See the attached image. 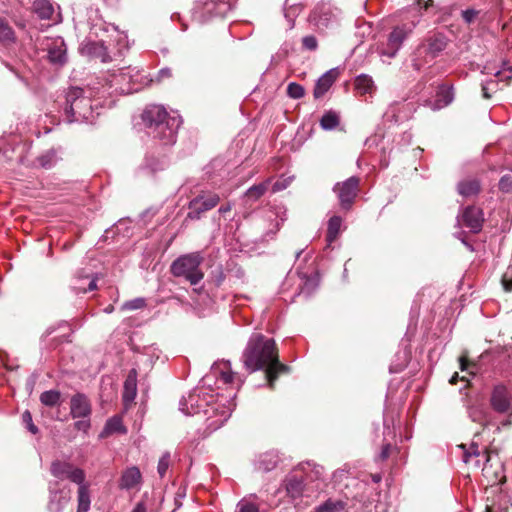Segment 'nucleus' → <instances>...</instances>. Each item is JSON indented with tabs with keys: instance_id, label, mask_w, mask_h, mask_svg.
Wrapping results in <instances>:
<instances>
[{
	"instance_id": "obj_11",
	"label": "nucleus",
	"mask_w": 512,
	"mask_h": 512,
	"mask_svg": "<svg viewBox=\"0 0 512 512\" xmlns=\"http://www.w3.org/2000/svg\"><path fill=\"white\" fill-rule=\"evenodd\" d=\"M414 27V22L395 27L389 35L387 47L383 49L382 54L390 58L394 57Z\"/></svg>"
},
{
	"instance_id": "obj_12",
	"label": "nucleus",
	"mask_w": 512,
	"mask_h": 512,
	"mask_svg": "<svg viewBox=\"0 0 512 512\" xmlns=\"http://www.w3.org/2000/svg\"><path fill=\"white\" fill-rule=\"evenodd\" d=\"M511 401L512 395L505 385L497 384L493 387L490 405L494 411L500 414L508 413L511 408Z\"/></svg>"
},
{
	"instance_id": "obj_43",
	"label": "nucleus",
	"mask_w": 512,
	"mask_h": 512,
	"mask_svg": "<svg viewBox=\"0 0 512 512\" xmlns=\"http://www.w3.org/2000/svg\"><path fill=\"white\" fill-rule=\"evenodd\" d=\"M236 512H259V509L256 504L247 500H241L237 505Z\"/></svg>"
},
{
	"instance_id": "obj_50",
	"label": "nucleus",
	"mask_w": 512,
	"mask_h": 512,
	"mask_svg": "<svg viewBox=\"0 0 512 512\" xmlns=\"http://www.w3.org/2000/svg\"><path fill=\"white\" fill-rule=\"evenodd\" d=\"M232 209V206L230 203H227L225 205H222L220 208H219V213L220 214H226L228 212H230Z\"/></svg>"
},
{
	"instance_id": "obj_10",
	"label": "nucleus",
	"mask_w": 512,
	"mask_h": 512,
	"mask_svg": "<svg viewBox=\"0 0 512 512\" xmlns=\"http://www.w3.org/2000/svg\"><path fill=\"white\" fill-rule=\"evenodd\" d=\"M50 471L52 475L59 479H68L73 483H81L85 480V473L82 469L74 467L71 463L65 461H54L51 464Z\"/></svg>"
},
{
	"instance_id": "obj_22",
	"label": "nucleus",
	"mask_w": 512,
	"mask_h": 512,
	"mask_svg": "<svg viewBox=\"0 0 512 512\" xmlns=\"http://www.w3.org/2000/svg\"><path fill=\"white\" fill-rule=\"evenodd\" d=\"M212 374L224 384L234 383L237 377L236 374L232 372L231 365L228 361L215 363L212 366Z\"/></svg>"
},
{
	"instance_id": "obj_42",
	"label": "nucleus",
	"mask_w": 512,
	"mask_h": 512,
	"mask_svg": "<svg viewBox=\"0 0 512 512\" xmlns=\"http://www.w3.org/2000/svg\"><path fill=\"white\" fill-rule=\"evenodd\" d=\"M499 189L504 193L512 191V174H506L499 180Z\"/></svg>"
},
{
	"instance_id": "obj_61",
	"label": "nucleus",
	"mask_w": 512,
	"mask_h": 512,
	"mask_svg": "<svg viewBox=\"0 0 512 512\" xmlns=\"http://www.w3.org/2000/svg\"><path fill=\"white\" fill-rule=\"evenodd\" d=\"M432 3H433V0H427V1L425 2V9H427L429 6H431V5H432Z\"/></svg>"
},
{
	"instance_id": "obj_35",
	"label": "nucleus",
	"mask_w": 512,
	"mask_h": 512,
	"mask_svg": "<svg viewBox=\"0 0 512 512\" xmlns=\"http://www.w3.org/2000/svg\"><path fill=\"white\" fill-rule=\"evenodd\" d=\"M268 185V182H263L258 185H254L247 190L245 195L247 198L256 201L267 191Z\"/></svg>"
},
{
	"instance_id": "obj_23",
	"label": "nucleus",
	"mask_w": 512,
	"mask_h": 512,
	"mask_svg": "<svg viewBox=\"0 0 512 512\" xmlns=\"http://www.w3.org/2000/svg\"><path fill=\"white\" fill-rule=\"evenodd\" d=\"M468 414L470 419L478 424L487 425L490 421V413L483 403H475L469 406Z\"/></svg>"
},
{
	"instance_id": "obj_49",
	"label": "nucleus",
	"mask_w": 512,
	"mask_h": 512,
	"mask_svg": "<svg viewBox=\"0 0 512 512\" xmlns=\"http://www.w3.org/2000/svg\"><path fill=\"white\" fill-rule=\"evenodd\" d=\"M75 428L77 430H80V431H83V432H87L88 429L90 428V422L89 420H80V421H77L75 423Z\"/></svg>"
},
{
	"instance_id": "obj_41",
	"label": "nucleus",
	"mask_w": 512,
	"mask_h": 512,
	"mask_svg": "<svg viewBox=\"0 0 512 512\" xmlns=\"http://www.w3.org/2000/svg\"><path fill=\"white\" fill-rule=\"evenodd\" d=\"M444 48L445 42L442 39H434L429 43L427 51L432 57H435Z\"/></svg>"
},
{
	"instance_id": "obj_34",
	"label": "nucleus",
	"mask_w": 512,
	"mask_h": 512,
	"mask_svg": "<svg viewBox=\"0 0 512 512\" xmlns=\"http://www.w3.org/2000/svg\"><path fill=\"white\" fill-rule=\"evenodd\" d=\"M40 401L45 406H56L60 401V393L56 390L45 391L40 395Z\"/></svg>"
},
{
	"instance_id": "obj_6",
	"label": "nucleus",
	"mask_w": 512,
	"mask_h": 512,
	"mask_svg": "<svg viewBox=\"0 0 512 512\" xmlns=\"http://www.w3.org/2000/svg\"><path fill=\"white\" fill-rule=\"evenodd\" d=\"M110 86H115V90L123 94H129L137 91L139 88L135 85L139 82V71L135 68H122L110 76Z\"/></svg>"
},
{
	"instance_id": "obj_52",
	"label": "nucleus",
	"mask_w": 512,
	"mask_h": 512,
	"mask_svg": "<svg viewBox=\"0 0 512 512\" xmlns=\"http://www.w3.org/2000/svg\"><path fill=\"white\" fill-rule=\"evenodd\" d=\"M370 477H371L372 482L374 484L379 483L381 481V479H382V475L380 473L371 474Z\"/></svg>"
},
{
	"instance_id": "obj_39",
	"label": "nucleus",
	"mask_w": 512,
	"mask_h": 512,
	"mask_svg": "<svg viewBox=\"0 0 512 512\" xmlns=\"http://www.w3.org/2000/svg\"><path fill=\"white\" fill-rule=\"evenodd\" d=\"M498 90V81L491 79L482 83V94L486 99L491 98L492 94Z\"/></svg>"
},
{
	"instance_id": "obj_58",
	"label": "nucleus",
	"mask_w": 512,
	"mask_h": 512,
	"mask_svg": "<svg viewBox=\"0 0 512 512\" xmlns=\"http://www.w3.org/2000/svg\"><path fill=\"white\" fill-rule=\"evenodd\" d=\"M97 288L95 280H91L88 286V291H93Z\"/></svg>"
},
{
	"instance_id": "obj_21",
	"label": "nucleus",
	"mask_w": 512,
	"mask_h": 512,
	"mask_svg": "<svg viewBox=\"0 0 512 512\" xmlns=\"http://www.w3.org/2000/svg\"><path fill=\"white\" fill-rule=\"evenodd\" d=\"M360 482L361 483L357 484V488H363V493L361 495L358 493V496L360 497L359 502L363 503L365 512H373L376 489L373 486L368 485L364 478Z\"/></svg>"
},
{
	"instance_id": "obj_31",
	"label": "nucleus",
	"mask_w": 512,
	"mask_h": 512,
	"mask_svg": "<svg viewBox=\"0 0 512 512\" xmlns=\"http://www.w3.org/2000/svg\"><path fill=\"white\" fill-rule=\"evenodd\" d=\"M342 220L338 216H333L330 218L328 222V229H327V241L329 243H332L335 241L337 236L339 235L340 229H341Z\"/></svg>"
},
{
	"instance_id": "obj_15",
	"label": "nucleus",
	"mask_w": 512,
	"mask_h": 512,
	"mask_svg": "<svg viewBox=\"0 0 512 512\" xmlns=\"http://www.w3.org/2000/svg\"><path fill=\"white\" fill-rule=\"evenodd\" d=\"M483 220L482 210L474 206L467 207L462 214L463 224L473 233H477L481 230Z\"/></svg>"
},
{
	"instance_id": "obj_64",
	"label": "nucleus",
	"mask_w": 512,
	"mask_h": 512,
	"mask_svg": "<svg viewBox=\"0 0 512 512\" xmlns=\"http://www.w3.org/2000/svg\"><path fill=\"white\" fill-rule=\"evenodd\" d=\"M422 2H423V0H417L418 5H421Z\"/></svg>"
},
{
	"instance_id": "obj_26",
	"label": "nucleus",
	"mask_w": 512,
	"mask_h": 512,
	"mask_svg": "<svg viewBox=\"0 0 512 512\" xmlns=\"http://www.w3.org/2000/svg\"><path fill=\"white\" fill-rule=\"evenodd\" d=\"M77 484L79 485L77 512H87L90 508L89 485L85 482V480Z\"/></svg>"
},
{
	"instance_id": "obj_57",
	"label": "nucleus",
	"mask_w": 512,
	"mask_h": 512,
	"mask_svg": "<svg viewBox=\"0 0 512 512\" xmlns=\"http://www.w3.org/2000/svg\"><path fill=\"white\" fill-rule=\"evenodd\" d=\"M503 284H504L505 290H507V291L512 290V280H509V281L504 280Z\"/></svg>"
},
{
	"instance_id": "obj_5",
	"label": "nucleus",
	"mask_w": 512,
	"mask_h": 512,
	"mask_svg": "<svg viewBox=\"0 0 512 512\" xmlns=\"http://www.w3.org/2000/svg\"><path fill=\"white\" fill-rule=\"evenodd\" d=\"M204 258L200 252L181 255L171 264L170 270L175 277L185 278L191 285H197L204 277L200 266Z\"/></svg>"
},
{
	"instance_id": "obj_3",
	"label": "nucleus",
	"mask_w": 512,
	"mask_h": 512,
	"mask_svg": "<svg viewBox=\"0 0 512 512\" xmlns=\"http://www.w3.org/2000/svg\"><path fill=\"white\" fill-rule=\"evenodd\" d=\"M180 410L186 415H194L203 412L209 421L208 427L216 430L221 427L231 416L230 406L211 405L205 397L193 392L187 398L180 401Z\"/></svg>"
},
{
	"instance_id": "obj_55",
	"label": "nucleus",
	"mask_w": 512,
	"mask_h": 512,
	"mask_svg": "<svg viewBox=\"0 0 512 512\" xmlns=\"http://www.w3.org/2000/svg\"><path fill=\"white\" fill-rule=\"evenodd\" d=\"M494 76L500 78L501 81L510 78V76H506L504 72L500 71H496Z\"/></svg>"
},
{
	"instance_id": "obj_60",
	"label": "nucleus",
	"mask_w": 512,
	"mask_h": 512,
	"mask_svg": "<svg viewBox=\"0 0 512 512\" xmlns=\"http://www.w3.org/2000/svg\"><path fill=\"white\" fill-rule=\"evenodd\" d=\"M486 510H487V512H494V510H495L494 504L491 506L487 505Z\"/></svg>"
},
{
	"instance_id": "obj_25",
	"label": "nucleus",
	"mask_w": 512,
	"mask_h": 512,
	"mask_svg": "<svg viewBox=\"0 0 512 512\" xmlns=\"http://www.w3.org/2000/svg\"><path fill=\"white\" fill-rule=\"evenodd\" d=\"M376 87L372 78L368 75L361 74L354 78V90H357L362 95H372Z\"/></svg>"
},
{
	"instance_id": "obj_17",
	"label": "nucleus",
	"mask_w": 512,
	"mask_h": 512,
	"mask_svg": "<svg viewBox=\"0 0 512 512\" xmlns=\"http://www.w3.org/2000/svg\"><path fill=\"white\" fill-rule=\"evenodd\" d=\"M137 395V371L130 370L124 382L123 388V404L125 408H129Z\"/></svg>"
},
{
	"instance_id": "obj_53",
	"label": "nucleus",
	"mask_w": 512,
	"mask_h": 512,
	"mask_svg": "<svg viewBox=\"0 0 512 512\" xmlns=\"http://www.w3.org/2000/svg\"><path fill=\"white\" fill-rule=\"evenodd\" d=\"M171 76V70L166 68V69H162L160 72H159V77L160 78H165V77H170Z\"/></svg>"
},
{
	"instance_id": "obj_48",
	"label": "nucleus",
	"mask_w": 512,
	"mask_h": 512,
	"mask_svg": "<svg viewBox=\"0 0 512 512\" xmlns=\"http://www.w3.org/2000/svg\"><path fill=\"white\" fill-rule=\"evenodd\" d=\"M478 13L479 12L477 10L467 9V10L462 12V17L465 20V22L471 23L477 17Z\"/></svg>"
},
{
	"instance_id": "obj_29",
	"label": "nucleus",
	"mask_w": 512,
	"mask_h": 512,
	"mask_svg": "<svg viewBox=\"0 0 512 512\" xmlns=\"http://www.w3.org/2000/svg\"><path fill=\"white\" fill-rule=\"evenodd\" d=\"M480 190V184L477 180H466L458 184V192L462 196L468 197L475 195Z\"/></svg>"
},
{
	"instance_id": "obj_46",
	"label": "nucleus",
	"mask_w": 512,
	"mask_h": 512,
	"mask_svg": "<svg viewBox=\"0 0 512 512\" xmlns=\"http://www.w3.org/2000/svg\"><path fill=\"white\" fill-rule=\"evenodd\" d=\"M392 450H393V446L391 444H389V443L384 444L382 446V449H381L380 453L376 457V461H385V460H387L389 458V456L391 455Z\"/></svg>"
},
{
	"instance_id": "obj_1",
	"label": "nucleus",
	"mask_w": 512,
	"mask_h": 512,
	"mask_svg": "<svg viewBox=\"0 0 512 512\" xmlns=\"http://www.w3.org/2000/svg\"><path fill=\"white\" fill-rule=\"evenodd\" d=\"M243 363L249 372L265 369L269 387L273 388L278 375L285 373L288 367L279 362L278 351L273 339L262 334L251 335L243 352Z\"/></svg>"
},
{
	"instance_id": "obj_9",
	"label": "nucleus",
	"mask_w": 512,
	"mask_h": 512,
	"mask_svg": "<svg viewBox=\"0 0 512 512\" xmlns=\"http://www.w3.org/2000/svg\"><path fill=\"white\" fill-rule=\"evenodd\" d=\"M457 449L461 452L462 461L474 468H480L482 466V461L486 463V456L491 455L490 450H480L479 445L475 442H472L469 445L460 444L457 446Z\"/></svg>"
},
{
	"instance_id": "obj_24",
	"label": "nucleus",
	"mask_w": 512,
	"mask_h": 512,
	"mask_svg": "<svg viewBox=\"0 0 512 512\" xmlns=\"http://www.w3.org/2000/svg\"><path fill=\"white\" fill-rule=\"evenodd\" d=\"M141 481V473L140 470L133 466L130 468H127L120 479V488L122 489H131L138 485Z\"/></svg>"
},
{
	"instance_id": "obj_40",
	"label": "nucleus",
	"mask_w": 512,
	"mask_h": 512,
	"mask_svg": "<svg viewBox=\"0 0 512 512\" xmlns=\"http://www.w3.org/2000/svg\"><path fill=\"white\" fill-rule=\"evenodd\" d=\"M146 305V301L144 298H135L133 300L125 302L121 309L122 310H137L144 308Z\"/></svg>"
},
{
	"instance_id": "obj_14",
	"label": "nucleus",
	"mask_w": 512,
	"mask_h": 512,
	"mask_svg": "<svg viewBox=\"0 0 512 512\" xmlns=\"http://www.w3.org/2000/svg\"><path fill=\"white\" fill-rule=\"evenodd\" d=\"M453 100H454L453 88L442 85V86H439L434 98L425 100V106L436 111V110H440V109L448 106L449 104L452 103Z\"/></svg>"
},
{
	"instance_id": "obj_28",
	"label": "nucleus",
	"mask_w": 512,
	"mask_h": 512,
	"mask_svg": "<svg viewBox=\"0 0 512 512\" xmlns=\"http://www.w3.org/2000/svg\"><path fill=\"white\" fill-rule=\"evenodd\" d=\"M113 433H123V434L126 433V429L123 425L121 417L114 416V417L110 418L104 427L102 436L110 435Z\"/></svg>"
},
{
	"instance_id": "obj_47",
	"label": "nucleus",
	"mask_w": 512,
	"mask_h": 512,
	"mask_svg": "<svg viewBox=\"0 0 512 512\" xmlns=\"http://www.w3.org/2000/svg\"><path fill=\"white\" fill-rule=\"evenodd\" d=\"M302 44L308 50H315L317 48V39L312 35L305 36L302 39Z\"/></svg>"
},
{
	"instance_id": "obj_56",
	"label": "nucleus",
	"mask_w": 512,
	"mask_h": 512,
	"mask_svg": "<svg viewBox=\"0 0 512 512\" xmlns=\"http://www.w3.org/2000/svg\"><path fill=\"white\" fill-rule=\"evenodd\" d=\"M49 509L52 512H60V510H61L60 505H57V507H54V501L53 500H51V502H50Z\"/></svg>"
},
{
	"instance_id": "obj_7",
	"label": "nucleus",
	"mask_w": 512,
	"mask_h": 512,
	"mask_svg": "<svg viewBox=\"0 0 512 512\" xmlns=\"http://www.w3.org/2000/svg\"><path fill=\"white\" fill-rule=\"evenodd\" d=\"M219 201V195L213 192L198 195L189 203V212L187 214V218L191 220L200 219L202 213L216 207Z\"/></svg>"
},
{
	"instance_id": "obj_63",
	"label": "nucleus",
	"mask_w": 512,
	"mask_h": 512,
	"mask_svg": "<svg viewBox=\"0 0 512 512\" xmlns=\"http://www.w3.org/2000/svg\"><path fill=\"white\" fill-rule=\"evenodd\" d=\"M344 272H345V277L347 278L348 275H347V268L346 267L344 268Z\"/></svg>"
},
{
	"instance_id": "obj_59",
	"label": "nucleus",
	"mask_w": 512,
	"mask_h": 512,
	"mask_svg": "<svg viewBox=\"0 0 512 512\" xmlns=\"http://www.w3.org/2000/svg\"><path fill=\"white\" fill-rule=\"evenodd\" d=\"M458 378H459L458 373H455V374L451 377V379H450V383H451V384H455V383L457 382Z\"/></svg>"
},
{
	"instance_id": "obj_20",
	"label": "nucleus",
	"mask_w": 512,
	"mask_h": 512,
	"mask_svg": "<svg viewBox=\"0 0 512 512\" xmlns=\"http://www.w3.org/2000/svg\"><path fill=\"white\" fill-rule=\"evenodd\" d=\"M71 415L73 418L87 417L91 412L88 399L82 394H76L71 399Z\"/></svg>"
},
{
	"instance_id": "obj_16",
	"label": "nucleus",
	"mask_w": 512,
	"mask_h": 512,
	"mask_svg": "<svg viewBox=\"0 0 512 512\" xmlns=\"http://www.w3.org/2000/svg\"><path fill=\"white\" fill-rule=\"evenodd\" d=\"M333 191L336 193L341 207L350 210L352 208V178L336 183Z\"/></svg>"
},
{
	"instance_id": "obj_2",
	"label": "nucleus",
	"mask_w": 512,
	"mask_h": 512,
	"mask_svg": "<svg viewBox=\"0 0 512 512\" xmlns=\"http://www.w3.org/2000/svg\"><path fill=\"white\" fill-rule=\"evenodd\" d=\"M141 118L153 137L159 139L163 145L176 142L177 131L181 125L180 117L170 116L161 105H149L144 109Z\"/></svg>"
},
{
	"instance_id": "obj_27",
	"label": "nucleus",
	"mask_w": 512,
	"mask_h": 512,
	"mask_svg": "<svg viewBox=\"0 0 512 512\" xmlns=\"http://www.w3.org/2000/svg\"><path fill=\"white\" fill-rule=\"evenodd\" d=\"M33 10L41 19H51L54 8L48 0H35L33 2Z\"/></svg>"
},
{
	"instance_id": "obj_32",
	"label": "nucleus",
	"mask_w": 512,
	"mask_h": 512,
	"mask_svg": "<svg viewBox=\"0 0 512 512\" xmlns=\"http://www.w3.org/2000/svg\"><path fill=\"white\" fill-rule=\"evenodd\" d=\"M338 124L339 116L337 113L332 111L326 112L320 120V125L324 130H332L336 128Z\"/></svg>"
},
{
	"instance_id": "obj_36",
	"label": "nucleus",
	"mask_w": 512,
	"mask_h": 512,
	"mask_svg": "<svg viewBox=\"0 0 512 512\" xmlns=\"http://www.w3.org/2000/svg\"><path fill=\"white\" fill-rule=\"evenodd\" d=\"M287 95L292 99H300L305 95V89L302 85L291 82L287 86Z\"/></svg>"
},
{
	"instance_id": "obj_13",
	"label": "nucleus",
	"mask_w": 512,
	"mask_h": 512,
	"mask_svg": "<svg viewBox=\"0 0 512 512\" xmlns=\"http://www.w3.org/2000/svg\"><path fill=\"white\" fill-rule=\"evenodd\" d=\"M482 472L491 487L503 484L506 481L503 464L500 461L494 463L492 455L486 456V463L482 466Z\"/></svg>"
},
{
	"instance_id": "obj_44",
	"label": "nucleus",
	"mask_w": 512,
	"mask_h": 512,
	"mask_svg": "<svg viewBox=\"0 0 512 512\" xmlns=\"http://www.w3.org/2000/svg\"><path fill=\"white\" fill-rule=\"evenodd\" d=\"M169 463H170V454L169 453L163 454V456L160 458V460L158 462V467H157L160 477H163L165 475V473L167 472Z\"/></svg>"
},
{
	"instance_id": "obj_38",
	"label": "nucleus",
	"mask_w": 512,
	"mask_h": 512,
	"mask_svg": "<svg viewBox=\"0 0 512 512\" xmlns=\"http://www.w3.org/2000/svg\"><path fill=\"white\" fill-rule=\"evenodd\" d=\"M14 32L9 24L0 18V41H12Z\"/></svg>"
},
{
	"instance_id": "obj_62",
	"label": "nucleus",
	"mask_w": 512,
	"mask_h": 512,
	"mask_svg": "<svg viewBox=\"0 0 512 512\" xmlns=\"http://www.w3.org/2000/svg\"><path fill=\"white\" fill-rule=\"evenodd\" d=\"M278 189H279V187H278V184L276 183V184L274 185V190H278Z\"/></svg>"
},
{
	"instance_id": "obj_37",
	"label": "nucleus",
	"mask_w": 512,
	"mask_h": 512,
	"mask_svg": "<svg viewBox=\"0 0 512 512\" xmlns=\"http://www.w3.org/2000/svg\"><path fill=\"white\" fill-rule=\"evenodd\" d=\"M343 509L341 502L326 501L324 504L318 506L314 512H340Z\"/></svg>"
},
{
	"instance_id": "obj_19",
	"label": "nucleus",
	"mask_w": 512,
	"mask_h": 512,
	"mask_svg": "<svg viewBox=\"0 0 512 512\" xmlns=\"http://www.w3.org/2000/svg\"><path fill=\"white\" fill-rule=\"evenodd\" d=\"M48 58L52 63L63 64L66 61V47L62 38L51 40L47 44Z\"/></svg>"
},
{
	"instance_id": "obj_33",
	"label": "nucleus",
	"mask_w": 512,
	"mask_h": 512,
	"mask_svg": "<svg viewBox=\"0 0 512 512\" xmlns=\"http://www.w3.org/2000/svg\"><path fill=\"white\" fill-rule=\"evenodd\" d=\"M355 36H359L361 38L359 43H362L364 39L369 38L373 35V29L370 23L359 20L356 22V31L354 32Z\"/></svg>"
},
{
	"instance_id": "obj_30",
	"label": "nucleus",
	"mask_w": 512,
	"mask_h": 512,
	"mask_svg": "<svg viewBox=\"0 0 512 512\" xmlns=\"http://www.w3.org/2000/svg\"><path fill=\"white\" fill-rule=\"evenodd\" d=\"M279 462V458L274 453H266L261 456L258 462V468L262 471L268 472L274 469Z\"/></svg>"
},
{
	"instance_id": "obj_51",
	"label": "nucleus",
	"mask_w": 512,
	"mask_h": 512,
	"mask_svg": "<svg viewBox=\"0 0 512 512\" xmlns=\"http://www.w3.org/2000/svg\"><path fill=\"white\" fill-rule=\"evenodd\" d=\"M132 512H146V507L143 503H138L134 509L132 510Z\"/></svg>"
},
{
	"instance_id": "obj_4",
	"label": "nucleus",
	"mask_w": 512,
	"mask_h": 512,
	"mask_svg": "<svg viewBox=\"0 0 512 512\" xmlns=\"http://www.w3.org/2000/svg\"><path fill=\"white\" fill-rule=\"evenodd\" d=\"M65 116L68 122L92 121L93 107L91 99L84 95L83 89L71 88L66 94Z\"/></svg>"
},
{
	"instance_id": "obj_54",
	"label": "nucleus",
	"mask_w": 512,
	"mask_h": 512,
	"mask_svg": "<svg viewBox=\"0 0 512 512\" xmlns=\"http://www.w3.org/2000/svg\"><path fill=\"white\" fill-rule=\"evenodd\" d=\"M467 368H468V363H467V361H466L463 357H462V358H460V369H461L462 371H465V370H467Z\"/></svg>"
},
{
	"instance_id": "obj_45",
	"label": "nucleus",
	"mask_w": 512,
	"mask_h": 512,
	"mask_svg": "<svg viewBox=\"0 0 512 512\" xmlns=\"http://www.w3.org/2000/svg\"><path fill=\"white\" fill-rule=\"evenodd\" d=\"M22 420L26 424L27 429L32 433L36 434L38 432V428L33 424L32 416L29 411H25L22 414Z\"/></svg>"
},
{
	"instance_id": "obj_18",
	"label": "nucleus",
	"mask_w": 512,
	"mask_h": 512,
	"mask_svg": "<svg viewBox=\"0 0 512 512\" xmlns=\"http://www.w3.org/2000/svg\"><path fill=\"white\" fill-rule=\"evenodd\" d=\"M339 72L337 69H331L324 73L316 82L313 95L316 99H319L325 95V93L331 88L333 83L336 81Z\"/></svg>"
},
{
	"instance_id": "obj_8",
	"label": "nucleus",
	"mask_w": 512,
	"mask_h": 512,
	"mask_svg": "<svg viewBox=\"0 0 512 512\" xmlns=\"http://www.w3.org/2000/svg\"><path fill=\"white\" fill-rule=\"evenodd\" d=\"M339 11L329 3H321L310 15V21L318 29H324L337 23Z\"/></svg>"
}]
</instances>
